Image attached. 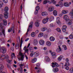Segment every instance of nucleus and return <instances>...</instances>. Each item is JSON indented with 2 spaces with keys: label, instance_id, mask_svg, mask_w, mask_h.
I'll list each match as a JSON object with an SVG mask.
<instances>
[{
  "label": "nucleus",
  "instance_id": "f257e3e1",
  "mask_svg": "<svg viewBox=\"0 0 73 73\" xmlns=\"http://www.w3.org/2000/svg\"><path fill=\"white\" fill-rule=\"evenodd\" d=\"M9 56L8 55H7L6 56L5 54H3L1 55V60H4L5 59L6 60L8 63H10L11 62V60H9Z\"/></svg>",
  "mask_w": 73,
  "mask_h": 73
},
{
  "label": "nucleus",
  "instance_id": "f03ea898",
  "mask_svg": "<svg viewBox=\"0 0 73 73\" xmlns=\"http://www.w3.org/2000/svg\"><path fill=\"white\" fill-rule=\"evenodd\" d=\"M30 25H29V28L27 29V32L26 34V35H27L28 34V32L30 30H31V29L32 28V27H33L32 25H33V22H30Z\"/></svg>",
  "mask_w": 73,
  "mask_h": 73
},
{
  "label": "nucleus",
  "instance_id": "7ed1b4c3",
  "mask_svg": "<svg viewBox=\"0 0 73 73\" xmlns=\"http://www.w3.org/2000/svg\"><path fill=\"white\" fill-rule=\"evenodd\" d=\"M21 56V57L20 58V60L22 61H23L24 60V55L23 54V53L21 52H19V55H18L17 56Z\"/></svg>",
  "mask_w": 73,
  "mask_h": 73
},
{
  "label": "nucleus",
  "instance_id": "20e7f679",
  "mask_svg": "<svg viewBox=\"0 0 73 73\" xmlns=\"http://www.w3.org/2000/svg\"><path fill=\"white\" fill-rule=\"evenodd\" d=\"M1 52L3 53H6V48L4 47H1L0 48Z\"/></svg>",
  "mask_w": 73,
  "mask_h": 73
},
{
  "label": "nucleus",
  "instance_id": "39448f33",
  "mask_svg": "<svg viewBox=\"0 0 73 73\" xmlns=\"http://www.w3.org/2000/svg\"><path fill=\"white\" fill-rule=\"evenodd\" d=\"M54 8L53 6H51L48 8V11L49 12H52L54 10Z\"/></svg>",
  "mask_w": 73,
  "mask_h": 73
},
{
  "label": "nucleus",
  "instance_id": "423d86ee",
  "mask_svg": "<svg viewBox=\"0 0 73 73\" xmlns=\"http://www.w3.org/2000/svg\"><path fill=\"white\" fill-rule=\"evenodd\" d=\"M64 19L66 21H69V17L67 15H64Z\"/></svg>",
  "mask_w": 73,
  "mask_h": 73
},
{
  "label": "nucleus",
  "instance_id": "0eeeda50",
  "mask_svg": "<svg viewBox=\"0 0 73 73\" xmlns=\"http://www.w3.org/2000/svg\"><path fill=\"white\" fill-rule=\"evenodd\" d=\"M13 31V33H15V30L14 29V27H12V28H10L8 30V32H11V31Z\"/></svg>",
  "mask_w": 73,
  "mask_h": 73
},
{
  "label": "nucleus",
  "instance_id": "6e6552de",
  "mask_svg": "<svg viewBox=\"0 0 73 73\" xmlns=\"http://www.w3.org/2000/svg\"><path fill=\"white\" fill-rule=\"evenodd\" d=\"M48 21V19L45 18L43 19L42 22L43 24H46Z\"/></svg>",
  "mask_w": 73,
  "mask_h": 73
},
{
  "label": "nucleus",
  "instance_id": "1a4fd4ad",
  "mask_svg": "<svg viewBox=\"0 0 73 73\" xmlns=\"http://www.w3.org/2000/svg\"><path fill=\"white\" fill-rule=\"evenodd\" d=\"M39 43L41 45H43L45 43V42L42 40H40L39 41Z\"/></svg>",
  "mask_w": 73,
  "mask_h": 73
},
{
  "label": "nucleus",
  "instance_id": "9d476101",
  "mask_svg": "<svg viewBox=\"0 0 73 73\" xmlns=\"http://www.w3.org/2000/svg\"><path fill=\"white\" fill-rule=\"evenodd\" d=\"M56 22L58 25L60 24V18L57 17L56 19Z\"/></svg>",
  "mask_w": 73,
  "mask_h": 73
},
{
  "label": "nucleus",
  "instance_id": "9b49d317",
  "mask_svg": "<svg viewBox=\"0 0 73 73\" xmlns=\"http://www.w3.org/2000/svg\"><path fill=\"white\" fill-rule=\"evenodd\" d=\"M35 69H36V72L37 73H39V72H41V68H40L35 67Z\"/></svg>",
  "mask_w": 73,
  "mask_h": 73
},
{
  "label": "nucleus",
  "instance_id": "f8f14e48",
  "mask_svg": "<svg viewBox=\"0 0 73 73\" xmlns=\"http://www.w3.org/2000/svg\"><path fill=\"white\" fill-rule=\"evenodd\" d=\"M58 68H53L52 70L54 72H58Z\"/></svg>",
  "mask_w": 73,
  "mask_h": 73
},
{
  "label": "nucleus",
  "instance_id": "ddd939ff",
  "mask_svg": "<svg viewBox=\"0 0 73 73\" xmlns=\"http://www.w3.org/2000/svg\"><path fill=\"white\" fill-rule=\"evenodd\" d=\"M34 45H37L38 44V41L37 39H35L34 40V42H33Z\"/></svg>",
  "mask_w": 73,
  "mask_h": 73
},
{
  "label": "nucleus",
  "instance_id": "4468645a",
  "mask_svg": "<svg viewBox=\"0 0 73 73\" xmlns=\"http://www.w3.org/2000/svg\"><path fill=\"white\" fill-rule=\"evenodd\" d=\"M68 11L63 10L62 11V14H66V13H68Z\"/></svg>",
  "mask_w": 73,
  "mask_h": 73
},
{
  "label": "nucleus",
  "instance_id": "2eb2a0df",
  "mask_svg": "<svg viewBox=\"0 0 73 73\" xmlns=\"http://www.w3.org/2000/svg\"><path fill=\"white\" fill-rule=\"evenodd\" d=\"M40 55L39 52H35L34 53V55L35 57H37Z\"/></svg>",
  "mask_w": 73,
  "mask_h": 73
},
{
  "label": "nucleus",
  "instance_id": "dca6fc26",
  "mask_svg": "<svg viewBox=\"0 0 73 73\" xmlns=\"http://www.w3.org/2000/svg\"><path fill=\"white\" fill-rule=\"evenodd\" d=\"M46 45L48 46H50L51 45V42L49 41H47L46 42Z\"/></svg>",
  "mask_w": 73,
  "mask_h": 73
},
{
  "label": "nucleus",
  "instance_id": "f3484780",
  "mask_svg": "<svg viewBox=\"0 0 73 73\" xmlns=\"http://www.w3.org/2000/svg\"><path fill=\"white\" fill-rule=\"evenodd\" d=\"M55 40V38L54 37H50V40L51 41H54Z\"/></svg>",
  "mask_w": 73,
  "mask_h": 73
},
{
  "label": "nucleus",
  "instance_id": "a211bd4d",
  "mask_svg": "<svg viewBox=\"0 0 73 73\" xmlns=\"http://www.w3.org/2000/svg\"><path fill=\"white\" fill-rule=\"evenodd\" d=\"M3 24L4 25H5H5H7V20H6V19H3Z\"/></svg>",
  "mask_w": 73,
  "mask_h": 73
},
{
  "label": "nucleus",
  "instance_id": "6ab92c4d",
  "mask_svg": "<svg viewBox=\"0 0 73 73\" xmlns=\"http://www.w3.org/2000/svg\"><path fill=\"white\" fill-rule=\"evenodd\" d=\"M58 48H59V50L58 49H57L56 50V52H60V51H61V49L60 46H58Z\"/></svg>",
  "mask_w": 73,
  "mask_h": 73
},
{
  "label": "nucleus",
  "instance_id": "aec40b11",
  "mask_svg": "<svg viewBox=\"0 0 73 73\" xmlns=\"http://www.w3.org/2000/svg\"><path fill=\"white\" fill-rule=\"evenodd\" d=\"M23 38H21V42H20V49L21 48V46H22V44H23Z\"/></svg>",
  "mask_w": 73,
  "mask_h": 73
},
{
  "label": "nucleus",
  "instance_id": "412c9836",
  "mask_svg": "<svg viewBox=\"0 0 73 73\" xmlns=\"http://www.w3.org/2000/svg\"><path fill=\"white\" fill-rule=\"evenodd\" d=\"M42 15L43 16H46L48 15V13L46 12H44L42 13Z\"/></svg>",
  "mask_w": 73,
  "mask_h": 73
},
{
  "label": "nucleus",
  "instance_id": "4be33fe9",
  "mask_svg": "<svg viewBox=\"0 0 73 73\" xmlns=\"http://www.w3.org/2000/svg\"><path fill=\"white\" fill-rule=\"evenodd\" d=\"M69 65H70V64L69 62H66L64 65V66H68Z\"/></svg>",
  "mask_w": 73,
  "mask_h": 73
},
{
  "label": "nucleus",
  "instance_id": "5701e85b",
  "mask_svg": "<svg viewBox=\"0 0 73 73\" xmlns=\"http://www.w3.org/2000/svg\"><path fill=\"white\" fill-rule=\"evenodd\" d=\"M53 13L54 16H57V12L56 10H54L53 11Z\"/></svg>",
  "mask_w": 73,
  "mask_h": 73
},
{
  "label": "nucleus",
  "instance_id": "b1692460",
  "mask_svg": "<svg viewBox=\"0 0 73 73\" xmlns=\"http://www.w3.org/2000/svg\"><path fill=\"white\" fill-rule=\"evenodd\" d=\"M36 60L37 59H36V58H35L31 60V62L32 63H34L35 62H36Z\"/></svg>",
  "mask_w": 73,
  "mask_h": 73
},
{
  "label": "nucleus",
  "instance_id": "393cba45",
  "mask_svg": "<svg viewBox=\"0 0 73 73\" xmlns=\"http://www.w3.org/2000/svg\"><path fill=\"white\" fill-rule=\"evenodd\" d=\"M45 60L46 61H50L49 58V57H48V56H46L45 57Z\"/></svg>",
  "mask_w": 73,
  "mask_h": 73
},
{
  "label": "nucleus",
  "instance_id": "a878e982",
  "mask_svg": "<svg viewBox=\"0 0 73 73\" xmlns=\"http://www.w3.org/2000/svg\"><path fill=\"white\" fill-rule=\"evenodd\" d=\"M64 5L65 7H69V3L66 2H65L64 3Z\"/></svg>",
  "mask_w": 73,
  "mask_h": 73
},
{
  "label": "nucleus",
  "instance_id": "bb28decb",
  "mask_svg": "<svg viewBox=\"0 0 73 73\" xmlns=\"http://www.w3.org/2000/svg\"><path fill=\"white\" fill-rule=\"evenodd\" d=\"M4 68L3 65L2 64H0V70H2V69Z\"/></svg>",
  "mask_w": 73,
  "mask_h": 73
},
{
  "label": "nucleus",
  "instance_id": "cd10ccee",
  "mask_svg": "<svg viewBox=\"0 0 73 73\" xmlns=\"http://www.w3.org/2000/svg\"><path fill=\"white\" fill-rule=\"evenodd\" d=\"M56 30L58 32H60V33H61V29L60 28H57L56 29Z\"/></svg>",
  "mask_w": 73,
  "mask_h": 73
},
{
  "label": "nucleus",
  "instance_id": "c85d7f7f",
  "mask_svg": "<svg viewBox=\"0 0 73 73\" xmlns=\"http://www.w3.org/2000/svg\"><path fill=\"white\" fill-rule=\"evenodd\" d=\"M35 35L36 34L35 33L33 32L32 33H31V36L32 37H35Z\"/></svg>",
  "mask_w": 73,
  "mask_h": 73
},
{
  "label": "nucleus",
  "instance_id": "c756f323",
  "mask_svg": "<svg viewBox=\"0 0 73 73\" xmlns=\"http://www.w3.org/2000/svg\"><path fill=\"white\" fill-rule=\"evenodd\" d=\"M35 24L36 27H39L40 24H39V23H38V22L35 23Z\"/></svg>",
  "mask_w": 73,
  "mask_h": 73
},
{
  "label": "nucleus",
  "instance_id": "7c9ffc66",
  "mask_svg": "<svg viewBox=\"0 0 73 73\" xmlns=\"http://www.w3.org/2000/svg\"><path fill=\"white\" fill-rule=\"evenodd\" d=\"M9 10V9L7 7H5V12H7Z\"/></svg>",
  "mask_w": 73,
  "mask_h": 73
},
{
  "label": "nucleus",
  "instance_id": "2f4dec72",
  "mask_svg": "<svg viewBox=\"0 0 73 73\" xmlns=\"http://www.w3.org/2000/svg\"><path fill=\"white\" fill-rule=\"evenodd\" d=\"M4 19V17H3V15H0V19L1 20H3Z\"/></svg>",
  "mask_w": 73,
  "mask_h": 73
},
{
  "label": "nucleus",
  "instance_id": "473e14b6",
  "mask_svg": "<svg viewBox=\"0 0 73 73\" xmlns=\"http://www.w3.org/2000/svg\"><path fill=\"white\" fill-rule=\"evenodd\" d=\"M35 9L36 11H38V10L40 9V7H39V6H36L35 8Z\"/></svg>",
  "mask_w": 73,
  "mask_h": 73
},
{
  "label": "nucleus",
  "instance_id": "72a5a7b5",
  "mask_svg": "<svg viewBox=\"0 0 73 73\" xmlns=\"http://www.w3.org/2000/svg\"><path fill=\"white\" fill-rule=\"evenodd\" d=\"M68 25H72V22L71 21L69 20V21H68Z\"/></svg>",
  "mask_w": 73,
  "mask_h": 73
},
{
  "label": "nucleus",
  "instance_id": "f704fd0d",
  "mask_svg": "<svg viewBox=\"0 0 73 73\" xmlns=\"http://www.w3.org/2000/svg\"><path fill=\"white\" fill-rule=\"evenodd\" d=\"M62 47L64 48V50H66L67 49V48L66 47V46L65 45H63L62 46Z\"/></svg>",
  "mask_w": 73,
  "mask_h": 73
},
{
  "label": "nucleus",
  "instance_id": "c9c22d12",
  "mask_svg": "<svg viewBox=\"0 0 73 73\" xmlns=\"http://www.w3.org/2000/svg\"><path fill=\"white\" fill-rule=\"evenodd\" d=\"M29 50L30 52H32V53H33V49H32V48L31 47H29Z\"/></svg>",
  "mask_w": 73,
  "mask_h": 73
},
{
  "label": "nucleus",
  "instance_id": "e433bc0d",
  "mask_svg": "<svg viewBox=\"0 0 73 73\" xmlns=\"http://www.w3.org/2000/svg\"><path fill=\"white\" fill-rule=\"evenodd\" d=\"M47 1L49 4H51L52 3L53 0H47Z\"/></svg>",
  "mask_w": 73,
  "mask_h": 73
},
{
  "label": "nucleus",
  "instance_id": "4c0bfd02",
  "mask_svg": "<svg viewBox=\"0 0 73 73\" xmlns=\"http://www.w3.org/2000/svg\"><path fill=\"white\" fill-rule=\"evenodd\" d=\"M51 54L52 56H56V53L54 52H52L51 53Z\"/></svg>",
  "mask_w": 73,
  "mask_h": 73
},
{
  "label": "nucleus",
  "instance_id": "58836bf2",
  "mask_svg": "<svg viewBox=\"0 0 73 73\" xmlns=\"http://www.w3.org/2000/svg\"><path fill=\"white\" fill-rule=\"evenodd\" d=\"M43 36V33H40L38 35V36L42 37Z\"/></svg>",
  "mask_w": 73,
  "mask_h": 73
},
{
  "label": "nucleus",
  "instance_id": "ea45409f",
  "mask_svg": "<svg viewBox=\"0 0 73 73\" xmlns=\"http://www.w3.org/2000/svg\"><path fill=\"white\" fill-rule=\"evenodd\" d=\"M59 5L60 7H62V3L61 2H60L59 3Z\"/></svg>",
  "mask_w": 73,
  "mask_h": 73
},
{
  "label": "nucleus",
  "instance_id": "a19ab883",
  "mask_svg": "<svg viewBox=\"0 0 73 73\" xmlns=\"http://www.w3.org/2000/svg\"><path fill=\"white\" fill-rule=\"evenodd\" d=\"M15 55V53H14L11 54V58H13V57H14Z\"/></svg>",
  "mask_w": 73,
  "mask_h": 73
},
{
  "label": "nucleus",
  "instance_id": "79ce46f5",
  "mask_svg": "<svg viewBox=\"0 0 73 73\" xmlns=\"http://www.w3.org/2000/svg\"><path fill=\"white\" fill-rule=\"evenodd\" d=\"M3 16L4 18H5V19H7L8 18V15H4Z\"/></svg>",
  "mask_w": 73,
  "mask_h": 73
},
{
  "label": "nucleus",
  "instance_id": "37998d69",
  "mask_svg": "<svg viewBox=\"0 0 73 73\" xmlns=\"http://www.w3.org/2000/svg\"><path fill=\"white\" fill-rule=\"evenodd\" d=\"M2 33L3 34L4 36H5V34H4V30H3L2 33H0V35H2Z\"/></svg>",
  "mask_w": 73,
  "mask_h": 73
},
{
  "label": "nucleus",
  "instance_id": "c03bdc74",
  "mask_svg": "<svg viewBox=\"0 0 73 73\" xmlns=\"http://www.w3.org/2000/svg\"><path fill=\"white\" fill-rule=\"evenodd\" d=\"M59 66V65H58V64H57V63H55V67H56V68H57V67H58Z\"/></svg>",
  "mask_w": 73,
  "mask_h": 73
},
{
  "label": "nucleus",
  "instance_id": "a18cd8bd",
  "mask_svg": "<svg viewBox=\"0 0 73 73\" xmlns=\"http://www.w3.org/2000/svg\"><path fill=\"white\" fill-rule=\"evenodd\" d=\"M9 15V13L8 12H5L4 13V15Z\"/></svg>",
  "mask_w": 73,
  "mask_h": 73
},
{
  "label": "nucleus",
  "instance_id": "49530a36",
  "mask_svg": "<svg viewBox=\"0 0 73 73\" xmlns=\"http://www.w3.org/2000/svg\"><path fill=\"white\" fill-rule=\"evenodd\" d=\"M50 20L51 21H52L54 20V17H51L50 18Z\"/></svg>",
  "mask_w": 73,
  "mask_h": 73
},
{
  "label": "nucleus",
  "instance_id": "de8ad7c7",
  "mask_svg": "<svg viewBox=\"0 0 73 73\" xmlns=\"http://www.w3.org/2000/svg\"><path fill=\"white\" fill-rule=\"evenodd\" d=\"M67 28V27H66V26L64 25L63 26L62 28V29H66Z\"/></svg>",
  "mask_w": 73,
  "mask_h": 73
},
{
  "label": "nucleus",
  "instance_id": "09e8293b",
  "mask_svg": "<svg viewBox=\"0 0 73 73\" xmlns=\"http://www.w3.org/2000/svg\"><path fill=\"white\" fill-rule=\"evenodd\" d=\"M64 67H65V68L66 70H68L69 69V68L68 66H64Z\"/></svg>",
  "mask_w": 73,
  "mask_h": 73
},
{
  "label": "nucleus",
  "instance_id": "8fccbe9b",
  "mask_svg": "<svg viewBox=\"0 0 73 73\" xmlns=\"http://www.w3.org/2000/svg\"><path fill=\"white\" fill-rule=\"evenodd\" d=\"M20 72L21 73H23V69H22V67H21L20 68Z\"/></svg>",
  "mask_w": 73,
  "mask_h": 73
},
{
  "label": "nucleus",
  "instance_id": "3c124183",
  "mask_svg": "<svg viewBox=\"0 0 73 73\" xmlns=\"http://www.w3.org/2000/svg\"><path fill=\"white\" fill-rule=\"evenodd\" d=\"M47 3H48L47 0H45L43 2V4H46Z\"/></svg>",
  "mask_w": 73,
  "mask_h": 73
},
{
  "label": "nucleus",
  "instance_id": "603ef678",
  "mask_svg": "<svg viewBox=\"0 0 73 73\" xmlns=\"http://www.w3.org/2000/svg\"><path fill=\"white\" fill-rule=\"evenodd\" d=\"M33 52H32V53H31L30 54V57H33Z\"/></svg>",
  "mask_w": 73,
  "mask_h": 73
},
{
  "label": "nucleus",
  "instance_id": "864d4df0",
  "mask_svg": "<svg viewBox=\"0 0 73 73\" xmlns=\"http://www.w3.org/2000/svg\"><path fill=\"white\" fill-rule=\"evenodd\" d=\"M47 28L46 27L45 28H43L42 30V31L43 32H44V31H45V30H46V29Z\"/></svg>",
  "mask_w": 73,
  "mask_h": 73
},
{
  "label": "nucleus",
  "instance_id": "5fc2aeb1",
  "mask_svg": "<svg viewBox=\"0 0 73 73\" xmlns=\"http://www.w3.org/2000/svg\"><path fill=\"white\" fill-rule=\"evenodd\" d=\"M3 1L5 3H8V0H3Z\"/></svg>",
  "mask_w": 73,
  "mask_h": 73
},
{
  "label": "nucleus",
  "instance_id": "6e6d98bb",
  "mask_svg": "<svg viewBox=\"0 0 73 73\" xmlns=\"http://www.w3.org/2000/svg\"><path fill=\"white\" fill-rule=\"evenodd\" d=\"M72 11L70 13V15H72V16H73V9H72Z\"/></svg>",
  "mask_w": 73,
  "mask_h": 73
},
{
  "label": "nucleus",
  "instance_id": "4d7b16f0",
  "mask_svg": "<svg viewBox=\"0 0 73 73\" xmlns=\"http://www.w3.org/2000/svg\"><path fill=\"white\" fill-rule=\"evenodd\" d=\"M61 59H62V58H61V56L59 57L58 58V60L59 61H61Z\"/></svg>",
  "mask_w": 73,
  "mask_h": 73
},
{
  "label": "nucleus",
  "instance_id": "13d9d810",
  "mask_svg": "<svg viewBox=\"0 0 73 73\" xmlns=\"http://www.w3.org/2000/svg\"><path fill=\"white\" fill-rule=\"evenodd\" d=\"M0 27H1V28H3V23H1L0 24Z\"/></svg>",
  "mask_w": 73,
  "mask_h": 73
},
{
  "label": "nucleus",
  "instance_id": "bf43d9fd",
  "mask_svg": "<svg viewBox=\"0 0 73 73\" xmlns=\"http://www.w3.org/2000/svg\"><path fill=\"white\" fill-rule=\"evenodd\" d=\"M62 29L63 32H66V29Z\"/></svg>",
  "mask_w": 73,
  "mask_h": 73
},
{
  "label": "nucleus",
  "instance_id": "052dcab7",
  "mask_svg": "<svg viewBox=\"0 0 73 73\" xmlns=\"http://www.w3.org/2000/svg\"><path fill=\"white\" fill-rule=\"evenodd\" d=\"M52 3L54 4H55L56 3V2L54 0H53L52 1Z\"/></svg>",
  "mask_w": 73,
  "mask_h": 73
},
{
  "label": "nucleus",
  "instance_id": "680f3d73",
  "mask_svg": "<svg viewBox=\"0 0 73 73\" xmlns=\"http://www.w3.org/2000/svg\"><path fill=\"white\" fill-rule=\"evenodd\" d=\"M40 66V65L39 63H37L36 64V66L37 67H37V68H38V67H39Z\"/></svg>",
  "mask_w": 73,
  "mask_h": 73
},
{
  "label": "nucleus",
  "instance_id": "e2e57ef3",
  "mask_svg": "<svg viewBox=\"0 0 73 73\" xmlns=\"http://www.w3.org/2000/svg\"><path fill=\"white\" fill-rule=\"evenodd\" d=\"M7 67L9 69H11V66H9V65L8 64L7 65Z\"/></svg>",
  "mask_w": 73,
  "mask_h": 73
},
{
  "label": "nucleus",
  "instance_id": "0e129e2a",
  "mask_svg": "<svg viewBox=\"0 0 73 73\" xmlns=\"http://www.w3.org/2000/svg\"><path fill=\"white\" fill-rule=\"evenodd\" d=\"M35 15H37L38 13V11L37 10H36L35 12Z\"/></svg>",
  "mask_w": 73,
  "mask_h": 73
},
{
  "label": "nucleus",
  "instance_id": "69168bd1",
  "mask_svg": "<svg viewBox=\"0 0 73 73\" xmlns=\"http://www.w3.org/2000/svg\"><path fill=\"white\" fill-rule=\"evenodd\" d=\"M46 31L47 32H50V29H48Z\"/></svg>",
  "mask_w": 73,
  "mask_h": 73
},
{
  "label": "nucleus",
  "instance_id": "338daca9",
  "mask_svg": "<svg viewBox=\"0 0 73 73\" xmlns=\"http://www.w3.org/2000/svg\"><path fill=\"white\" fill-rule=\"evenodd\" d=\"M70 72H73V68H71L70 69Z\"/></svg>",
  "mask_w": 73,
  "mask_h": 73
},
{
  "label": "nucleus",
  "instance_id": "774afa93",
  "mask_svg": "<svg viewBox=\"0 0 73 73\" xmlns=\"http://www.w3.org/2000/svg\"><path fill=\"white\" fill-rule=\"evenodd\" d=\"M69 37H73V33H71V34L69 35Z\"/></svg>",
  "mask_w": 73,
  "mask_h": 73
}]
</instances>
